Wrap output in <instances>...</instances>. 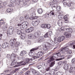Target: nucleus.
Segmentation results:
<instances>
[{"mask_svg": "<svg viewBox=\"0 0 75 75\" xmlns=\"http://www.w3.org/2000/svg\"><path fill=\"white\" fill-rule=\"evenodd\" d=\"M22 29H21V30H19L17 32V34L18 35H21L23 34L24 30H25L27 28L28 26V22L27 21H24L22 23Z\"/></svg>", "mask_w": 75, "mask_h": 75, "instance_id": "nucleus-1", "label": "nucleus"}, {"mask_svg": "<svg viewBox=\"0 0 75 75\" xmlns=\"http://www.w3.org/2000/svg\"><path fill=\"white\" fill-rule=\"evenodd\" d=\"M55 58L54 57L52 56L50 57V59L47 61L48 64H49V66L50 67H53L54 65L55 64V61L54 60Z\"/></svg>", "mask_w": 75, "mask_h": 75, "instance_id": "nucleus-2", "label": "nucleus"}, {"mask_svg": "<svg viewBox=\"0 0 75 75\" xmlns=\"http://www.w3.org/2000/svg\"><path fill=\"white\" fill-rule=\"evenodd\" d=\"M41 33L40 31H37L35 33L34 35L33 33H30L28 35V37L29 39H34V35L35 37L37 38L39 37L41 35Z\"/></svg>", "mask_w": 75, "mask_h": 75, "instance_id": "nucleus-3", "label": "nucleus"}, {"mask_svg": "<svg viewBox=\"0 0 75 75\" xmlns=\"http://www.w3.org/2000/svg\"><path fill=\"white\" fill-rule=\"evenodd\" d=\"M45 43V46L43 47V49L45 51H48L52 47V44L49 42Z\"/></svg>", "mask_w": 75, "mask_h": 75, "instance_id": "nucleus-4", "label": "nucleus"}, {"mask_svg": "<svg viewBox=\"0 0 75 75\" xmlns=\"http://www.w3.org/2000/svg\"><path fill=\"white\" fill-rule=\"evenodd\" d=\"M11 3L13 4V6H18L20 4V2L24 1V0H10Z\"/></svg>", "mask_w": 75, "mask_h": 75, "instance_id": "nucleus-5", "label": "nucleus"}, {"mask_svg": "<svg viewBox=\"0 0 75 75\" xmlns=\"http://www.w3.org/2000/svg\"><path fill=\"white\" fill-rule=\"evenodd\" d=\"M65 40V37L64 36H60L59 37L57 40L56 39H54V43H58V42H61V41H62L63 40Z\"/></svg>", "mask_w": 75, "mask_h": 75, "instance_id": "nucleus-6", "label": "nucleus"}, {"mask_svg": "<svg viewBox=\"0 0 75 75\" xmlns=\"http://www.w3.org/2000/svg\"><path fill=\"white\" fill-rule=\"evenodd\" d=\"M17 39H16L14 38L11 40L10 41V45L12 46L16 45L17 44Z\"/></svg>", "mask_w": 75, "mask_h": 75, "instance_id": "nucleus-7", "label": "nucleus"}, {"mask_svg": "<svg viewBox=\"0 0 75 75\" xmlns=\"http://www.w3.org/2000/svg\"><path fill=\"white\" fill-rule=\"evenodd\" d=\"M33 58L29 59L27 58L26 59V61L24 62L21 65H26L28 63H31L33 62Z\"/></svg>", "mask_w": 75, "mask_h": 75, "instance_id": "nucleus-8", "label": "nucleus"}, {"mask_svg": "<svg viewBox=\"0 0 75 75\" xmlns=\"http://www.w3.org/2000/svg\"><path fill=\"white\" fill-rule=\"evenodd\" d=\"M14 31V28L12 27H10L8 28L7 31V34L8 35H11L13 34V31Z\"/></svg>", "mask_w": 75, "mask_h": 75, "instance_id": "nucleus-9", "label": "nucleus"}, {"mask_svg": "<svg viewBox=\"0 0 75 75\" xmlns=\"http://www.w3.org/2000/svg\"><path fill=\"white\" fill-rule=\"evenodd\" d=\"M38 49V47H37L33 48L31 49L30 51H31L29 53V55L30 57H31L32 55H33V54H34L33 52L32 51H35V50H37Z\"/></svg>", "mask_w": 75, "mask_h": 75, "instance_id": "nucleus-10", "label": "nucleus"}, {"mask_svg": "<svg viewBox=\"0 0 75 75\" xmlns=\"http://www.w3.org/2000/svg\"><path fill=\"white\" fill-rule=\"evenodd\" d=\"M44 54V52L42 51H40L36 54V56L39 58L42 57Z\"/></svg>", "mask_w": 75, "mask_h": 75, "instance_id": "nucleus-11", "label": "nucleus"}, {"mask_svg": "<svg viewBox=\"0 0 75 75\" xmlns=\"http://www.w3.org/2000/svg\"><path fill=\"white\" fill-rule=\"evenodd\" d=\"M60 53H61V54H64V55H65V56H67V52L65 51V50L64 49V48H62L59 50Z\"/></svg>", "mask_w": 75, "mask_h": 75, "instance_id": "nucleus-12", "label": "nucleus"}, {"mask_svg": "<svg viewBox=\"0 0 75 75\" xmlns=\"http://www.w3.org/2000/svg\"><path fill=\"white\" fill-rule=\"evenodd\" d=\"M61 55V54L59 52L56 53L55 54H54L53 56L54 58H58L59 56Z\"/></svg>", "mask_w": 75, "mask_h": 75, "instance_id": "nucleus-13", "label": "nucleus"}, {"mask_svg": "<svg viewBox=\"0 0 75 75\" xmlns=\"http://www.w3.org/2000/svg\"><path fill=\"white\" fill-rule=\"evenodd\" d=\"M64 69L65 71H68L69 69V65L68 64H64L63 66Z\"/></svg>", "mask_w": 75, "mask_h": 75, "instance_id": "nucleus-14", "label": "nucleus"}, {"mask_svg": "<svg viewBox=\"0 0 75 75\" xmlns=\"http://www.w3.org/2000/svg\"><path fill=\"white\" fill-rule=\"evenodd\" d=\"M44 40V37L42 36H41L39 37V38L38 40V41L39 42H43Z\"/></svg>", "mask_w": 75, "mask_h": 75, "instance_id": "nucleus-15", "label": "nucleus"}, {"mask_svg": "<svg viewBox=\"0 0 75 75\" xmlns=\"http://www.w3.org/2000/svg\"><path fill=\"white\" fill-rule=\"evenodd\" d=\"M66 0H63V4L64 6H68V7H70L71 6V3H67L66 1Z\"/></svg>", "mask_w": 75, "mask_h": 75, "instance_id": "nucleus-16", "label": "nucleus"}, {"mask_svg": "<svg viewBox=\"0 0 75 75\" xmlns=\"http://www.w3.org/2000/svg\"><path fill=\"white\" fill-rule=\"evenodd\" d=\"M2 29L4 31H6L7 30V23H6L3 26Z\"/></svg>", "mask_w": 75, "mask_h": 75, "instance_id": "nucleus-17", "label": "nucleus"}, {"mask_svg": "<svg viewBox=\"0 0 75 75\" xmlns=\"http://www.w3.org/2000/svg\"><path fill=\"white\" fill-rule=\"evenodd\" d=\"M27 54V52L23 50L20 53L21 56H24Z\"/></svg>", "mask_w": 75, "mask_h": 75, "instance_id": "nucleus-18", "label": "nucleus"}, {"mask_svg": "<svg viewBox=\"0 0 75 75\" xmlns=\"http://www.w3.org/2000/svg\"><path fill=\"white\" fill-rule=\"evenodd\" d=\"M57 6V4L55 3L52 5V8L53 10H56V7Z\"/></svg>", "mask_w": 75, "mask_h": 75, "instance_id": "nucleus-19", "label": "nucleus"}, {"mask_svg": "<svg viewBox=\"0 0 75 75\" xmlns=\"http://www.w3.org/2000/svg\"><path fill=\"white\" fill-rule=\"evenodd\" d=\"M11 60H13L16 58V55L14 53H12L11 54Z\"/></svg>", "mask_w": 75, "mask_h": 75, "instance_id": "nucleus-20", "label": "nucleus"}, {"mask_svg": "<svg viewBox=\"0 0 75 75\" xmlns=\"http://www.w3.org/2000/svg\"><path fill=\"white\" fill-rule=\"evenodd\" d=\"M64 35H65L66 37L68 38H70L71 35L70 34H69L68 32H65L64 33Z\"/></svg>", "mask_w": 75, "mask_h": 75, "instance_id": "nucleus-21", "label": "nucleus"}, {"mask_svg": "<svg viewBox=\"0 0 75 75\" xmlns=\"http://www.w3.org/2000/svg\"><path fill=\"white\" fill-rule=\"evenodd\" d=\"M12 62H11V66H13V65H16V63H17V62L16 60L14 59H13Z\"/></svg>", "mask_w": 75, "mask_h": 75, "instance_id": "nucleus-22", "label": "nucleus"}, {"mask_svg": "<svg viewBox=\"0 0 75 75\" xmlns=\"http://www.w3.org/2000/svg\"><path fill=\"white\" fill-rule=\"evenodd\" d=\"M23 61H21L19 62H17V64L18 65H16L15 66H14V68L16 67H20V66H21V65H20V64H21L23 62Z\"/></svg>", "mask_w": 75, "mask_h": 75, "instance_id": "nucleus-23", "label": "nucleus"}, {"mask_svg": "<svg viewBox=\"0 0 75 75\" xmlns=\"http://www.w3.org/2000/svg\"><path fill=\"white\" fill-rule=\"evenodd\" d=\"M66 31L68 32V33L71 34L72 32V29L71 28H67L66 29Z\"/></svg>", "mask_w": 75, "mask_h": 75, "instance_id": "nucleus-24", "label": "nucleus"}, {"mask_svg": "<svg viewBox=\"0 0 75 75\" xmlns=\"http://www.w3.org/2000/svg\"><path fill=\"white\" fill-rule=\"evenodd\" d=\"M61 58H59V59H56V61H60V60H62V59H64L65 58V57H66L65 56V55H62L60 56Z\"/></svg>", "mask_w": 75, "mask_h": 75, "instance_id": "nucleus-25", "label": "nucleus"}, {"mask_svg": "<svg viewBox=\"0 0 75 75\" xmlns=\"http://www.w3.org/2000/svg\"><path fill=\"white\" fill-rule=\"evenodd\" d=\"M37 11L38 14H41L42 13V9L41 8H39L38 9Z\"/></svg>", "mask_w": 75, "mask_h": 75, "instance_id": "nucleus-26", "label": "nucleus"}, {"mask_svg": "<svg viewBox=\"0 0 75 75\" xmlns=\"http://www.w3.org/2000/svg\"><path fill=\"white\" fill-rule=\"evenodd\" d=\"M23 1V3L22 4V6L23 7L25 6H28V2L26 1Z\"/></svg>", "mask_w": 75, "mask_h": 75, "instance_id": "nucleus-27", "label": "nucleus"}, {"mask_svg": "<svg viewBox=\"0 0 75 75\" xmlns=\"http://www.w3.org/2000/svg\"><path fill=\"white\" fill-rule=\"evenodd\" d=\"M67 46H66L64 47H63V48H64V50H65V51L66 52L67 51H68V50H69V48H68L69 46H68V45Z\"/></svg>", "mask_w": 75, "mask_h": 75, "instance_id": "nucleus-28", "label": "nucleus"}, {"mask_svg": "<svg viewBox=\"0 0 75 75\" xmlns=\"http://www.w3.org/2000/svg\"><path fill=\"white\" fill-rule=\"evenodd\" d=\"M25 32L26 33H31L32 32V30H31L30 29H27L25 30Z\"/></svg>", "mask_w": 75, "mask_h": 75, "instance_id": "nucleus-29", "label": "nucleus"}, {"mask_svg": "<svg viewBox=\"0 0 75 75\" xmlns=\"http://www.w3.org/2000/svg\"><path fill=\"white\" fill-rule=\"evenodd\" d=\"M13 9L12 8H8L7 10L6 11L7 13H10V12H12Z\"/></svg>", "mask_w": 75, "mask_h": 75, "instance_id": "nucleus-30", "label": "nucleus"}, {"mask_svg": "<svg viewBox=\"0 0 75 75\" xmlns=\"http://www.w3.org/2000/svg\"><path fill=\"white\" fill-rule=\"evenodd\" d=\"M41 27L42 28H46V24L44 23L42 24L41 25Z\"/></svg>", "mask_w": 75, "mask_h": 75, "instance_id": "nucleus-31", "label": "nucleus"}, {"mask_svg": "<svg viewBox=\"0 0 75 75\" xmlns=\"http://www.w3.org/2000/svg\"><path fill=\"white\" fill-rule=\"evenodd\" d=\"M49 13H46L43 15V17L45 18H48L49 17Z\"/></svg>", "mask_w": 75, "mask_h": 75, "instance_id": "nucleus-32", "label": "nucleus"}, {"mask_svg": "<svg viewBox=\"0 0 75 75\" xmlns=\"http://www.w3.org/2000/svg\"><path fill=\"white\" fill-rule=\"evenodd\" d=\"M50 75H55V70H53L50 73Z\"/></svg>", "mask_w": 75, "mask_h": 75, "instance_id": "nucleus-33", "label": "nucleus"}, {"mask_svg": "<svg viewBox=\"0 0 75 75\" xmlns=\"http://www.w3.org/2000/svg\"><path fill=\"white\" fill-rule=\"evenodd\" d=\"M63 74H64V72L59 71L57 73L56 75H62Z\"/></svg>", "mask_w": 75, "mask_h": 75, "instance_id": "nucleus-34", "label": "nucleus"}, {"mask_svg": "<svg viewBox=\"0 0 75 75\" xmlns=\"http://www.w3.org/2000/svg\"><path fill=\"white\" fill-rule=\"evenodd\" d=\"M64 21H68V18L67 17V15L63 17Z\"/></svg>", "mask_w": 75, "mask_h": 75, "instance_id": "nucleus-35", "label": "nucleus"}, {"mask_svg": "<svg viewBox=\"0 0 75 75\" xmlns=\"http://www.w3.org/2000/svg\"><path fill=\"white\" fill-rule=\"evenodd\" d=\"M67 54H69V55L72 54V50H69L67 51Z\"/></svg>", "mask_w": 75, "mask_h": 75, "instance_id": "nucleus-36", "label": "nucleus"}, {"mask_svg": "<svg viewBox=\"0 0 75 75\" xmlns=\"http://www.w3.org/2000/svg\"><path fill=\"white\" fill-rule=\"evenodd\" d=\"M75 44V42H73L71 43H68L67 44V45H68V46H71V45H73L74 44Z\"/></svg>", "mask_w": 75, "mask_h": 75, "instance_id": "nucleus-37", "label": "nucleus"}, {"mask_svg": "<svg viewBox=\"0 0 75 75\" xmlns=\"http://www.w3.org/2000/svg\"><path fill=\"white\" fill-rule=\"evenodd\" d=\"M61 9V8L60 6H57L56 10H57V11H59Z\"/></svg>", "mask_w": 75, "mask_h": 75, "instance_id": "nucleus-38", "label": "nucleus"}, {"mask_svg": "<svg viewBox=\"0 0 75 75\" xmlns=\"http://www.w3.org/2000/svg\"><path fill=\"white\" fill-rule=\"evenodd\" d=\"M46 28L47 29H50L51 28V26L50 24H46Z\"/></svg>", "mask_w": 75, "mask_h": 75, "instance_id": "nucleus-39", "label": "nucleus"}, {"mask_svg": "<svg viewBox=\"0 0 75 75\" xmlns=\"http://www.w3.org/2000/svg\"><path fill=\"white\" fill-rule=\"evenodd\" d=\"M21 39L24 40L25 38V36L24 35V33H22L21 36Z\"/></svg>", "mask_w": 75, "mask_h": 75, "instance_id": "nucleus-40", "label": "nucleus"}, {"mask_svg": "<svg viewBox=\"0 0 75 75\" xmlns=\"http://www.w3.org/2000/svg\"><path fill=\"white\" fill-rule=\"evenodd\" d=\"M66 55L67 56H66V57H67V59H70V58H71L72 57V55H69L68 56V54H66Z\"/></svg>", "mask_w": 75, "mask_h": 75, "instance_id": "nucleus-41", "label": "nucleus"}, {"mask_svg": "<svg viewBox=\"0 0 75 75\" xmlns=\"http://www.w3.org/2000/svg\"><path fill=\"white\" fill-rule=\"evenodd\" d=\"M48 33H46L44 35L45 38H48Z\"/></svg>", "mask_w": 75, "mask_h": 75, "instance_id": "nucleus-42", "label": "nucleus"}, {"mask_svg": "<svg viewBox=\"0 0 75 75\" xmlns=\"http://www.w3.org/2000/svg\"><path fill=\"white\" fill-rule=\"evenodd\" d=\"M5 46L6 47V48H7L8 47H9V44L7 42H5Z\"/></svg>", "mask_w": 75, "mask_h": 75, "instance_id": "nucleus-43", "label": "nucleus"}, {"mask_svg": "<svg viewBox=\"0 0 75 75\" xmlns=\"http://www.w3.org/2000/svg\"><path fill=\"white\" fill-rule=\"evenodd\" d=\"M2 47L3 48H6L5 43H3L2 44Z\"/></svg>", "mask_w": 75, "mask_h": 75, "instance_id": "nucleus-44", "label": "nucleus"}, {"mask_svg": "<svg viewBox=\"0 0 75 75\" xmlns=\"http://www.w3.org/2000/svg\"><path fill=\"white\" fill-rule=\"evenodd\" d=\"M31 71L32 73H33V74H34V73L35 72L37 71H35V70L34 69H31Z\"/></svg>", "mask_w": 75, "mask_h": 75, "instance_id": "nucleus-45", "label": "nucleus"}, {"mask_svg": "<svg viewBox=\"0 0 75 75\" xmlns=\"http://www.w3.org/2000/svg\"><path fill=\"white\" fill-rule=\"evenodd\" d=\"M0 21H2V22H1V24H2L3 25H5V24H6V23H5V22H4V21H3V20H1Z\"/></svg>", "mask_w": 75, "mask_h": 75, "instance_id": "nucleus-46", "label": "nucleus"}, {"mask_svg": "<svg viewBox=\"0 0 75 75\" xmlns=\"http://www.w3.org/2000/svg\"><path fill=\"white\" fill-rule=\"evenodd\" d=\"M50 14H51L52 15L54 16V14H55V12H54V11H52L50 12Z\"/></svg>", "mask_w": 75, "mask_h": 75, "instance_id": "nucleus-47", "label": "nucleus"}, {"mask_svg": "<svg viewBox=\"0 0 75 75\" xmlns=\"http://www.w3.org/2000/svg\"><path fill=\"white\" fill-rule=\"evenodd\" d=\"M50 68H51V67H49L46 68V71H50Z\"/></svg>", "mask_w": 75, "mask_h": 75, "instance_id": "nucleus-48", "label": "nucleus"}, {"mask_svg": "<svg viewBox=\"0 0 75 75\" xmlns=\"http://www.w3.org/2000/svg\"><path fill=\"white\" fill-rule=\"evenodd\" d=\"M34 75H40V73L39 72L37 71L36 72H35L34 73Z\"/></svg>", "mask_w": 75, "mask_h": 75, "instance_id": "nucleus-49", "label": "nucleus"}, {"mask_svg": "<svg viewBox=\"0 0 75 75\" xmlns=\"http://www.w3.org/2000/svg\"><path fill=\"white\" fill-rule=\"evenodd\" d=\"M33 58H34V59H38V58H39V57H38V56H34L33 57Z\"/></svg>", "mask_w": 75, "mask_h": 75, "instance_id": "nucleus-50", "label": "nucleus"}, {"mask_svg": "<svg viewBox=\"0 0 75 75\" xmlns=\"http://www.w3.org/2000/svg\"><path fill=\"white\" fill-rule=\"evenodd\" d=\"M54 4V3H53V2H50L49 4V5L50 6H52Z\"/></svg>", "mask_w": 75, "mask_h": 75, "instance_id": "nucleus-51", "label": "nucleus"}, {"mask_svg": "<svg viewBox=\"0 0 75 75\" xmlns=\"http://www.w3.org/2000/svg\"><path fill=\"white\" fill-rule=\"evenodd\" d=\"M11 54H7V57L8 58H10L11 59Z\"/></svg>", "mask_w": 75, "mask_h": 75, "instance_id": "nucleus-52", "label": "nucleus"}, {"mask_svg": "<svg viewBox=\"0 0 75 75\" xmlns=\"http://www.w3.org/2000/svg\"><path fill=\"white\" fill-rule=\"evenodd\" d=\"M20 69V68H17L16 69H15V70L13 71H15V73H16V71H18V70H19V69Z\"/></svg>", "mask_w": 75, "mask_h": 75, "instance_id": "nucleus-53", "label": "nucleus"}, {"mask_svg": "<svg viewBox=\"0 0 75 75\" xmlns=\"http://www.w3.org/2000/svg\"><path fill=\"white\" fill-rule=\"evenodd\" d=\"M30 73V71H28L26 72L25 73V75H29Z\"/></svg>", "mask_w": 75, "mask_h": 75, "instance_id": "nucleus-54", "label": "nucleus"}, {"mask_svg": "<svg viewBox=\"0 0 75 75\" xmlns=\"http://www.w3.org/2000/svg\"><path fill=\"white\" fill-rule=\"evenodd\" d=\"M58 18L59 20H61L62 19V17L60 15H59L58 16Z\"/></svg>", "mask_w": 75, "mask_h": 75, "instance_id": "nucleus-55", "label": "nucleus"}, {"mask_svg": "<svg viewBox=\"0 0 75 75\" xmlns=\"http://www.w3.org/2000/svg\"><path fill=\"white\" fill-rule=\"evenodd\" d=\"M13 4H12V3L11 4H10L8 5V6L9 7H13Z\"/></svg>", "mask_w": 75, "mask_h": 75, "instance_id": "nucleus-56", "label": "nucleus"}, {"mask_svg": "<svg viewBox=\"0 0 75 75\" xmlns=\"http://www.w3.org/2000/svg\"><path fill=\"white\" fill-rule=\"evenodd\" d=\"M27 42L29 45L31 44V41L30 40H28L27 41Z\"/></svg>", "mask_w": 75, "mask_h": 75, "instance_id": "nucleus-57", "label": "nucleus"}, {"mask_svg": "<svg viewBox=\"0 0 75 75\" xmlns=\"http://www.w3.org/2000/svg\"><path fill=\"white\" fill-rule=\"evenodd\" d=\"M28 69V68H24L23 69V70L24 71H27Z\"/></svg>", "mask_w": 75, "mask_h": 75, "instance_id": "nucleus-58", "label": "nucleus"}, {"mask_svg": "<svg viewBox=\"0 0 75 75\" xmlns=\"http://www.w3.org/2000/svg\"><path fill=\"white\" fill-rule=\"evenodd\" d=\"M71 62L72 63H74L75 62V58H73L71 61Z\"/></svg>", "mask_w": 75, "mask_h": 75, "instance_id": "nucleus-59", "label": "nucleus"}, {"mask_svg": "<svg viewBox=\"0 0 75 75\" xmlns=\"http://www.w3.org/2000/svg\"><path fill=\"white\" fill-rule=\"evenodd\" d=\"M35 21L38 24L40 23V20H37Z\"/></svg>", "mask_w": 75, "mask_h": 75, "instance_id": "nucleus-60", "label": "nucleus"}, {"mask_svg": "<svg viewBox=\"0 0 75 75\" xmlns=\"http://www.w3.org/2000/svg\"><path fill=\"white\" fill-rule=\"evenodd\" d=\"M32 24L33 25V26H36L35 25V22H34V21H33L32 22Z\"/></svg>", "mask_w": 75, "mask_h": 75, "instance_id": "nucleus-61", "label": "nucleus"}, {"mask_svg": "<svg viewBox=\"0 0 75 75\" xmlns=\"http://www.w3.org/2000/svg\"><path fill=\"white\" fill-rule=\"evenodd\" d=\"M31 15L32 17H34V16L35 15V12H34L33 13H32L31 14Z\"/></svg>", "mask_w": 75, "mask_h": 75, "instance_id": "nucleus-62", "label": "nucleus"}, {"mask_svg": "<svg viewBox=\"0 0 75 75\" xmlns=\"http://www.w3.org/2000/svg\"><path fill=\"white\" fill-rule=\"evenodd\" d=\"M48 33V35H50V36H51L52 35V32L51 31H50L49 33Z\"/></svg>", "mask_w": 75, "mask_h": 75, "instance_id": "nucleus-63", "label": "nucleus"}, {"mask_svg": "<svg viewBox=\"0 0 75 75\" xmlns=\"http://www.w3.org/2000/svg\"><path fill=\"white\" fill-rule=\"evenodd\" d=\"M24 18L25 19H28V17L27 16V15H25L24 16Z\"/></svg>", "mask_w": 75, "mask_h": 75, "instance_id": "nucleus-64", "label": "nucleus"}]
</instances>
